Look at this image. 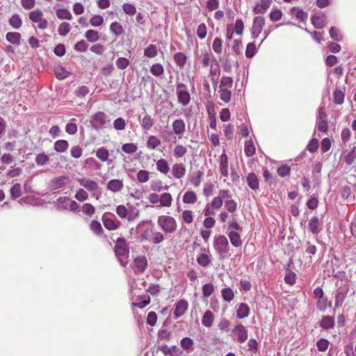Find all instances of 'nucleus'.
Instances as JSON below:
<instances>
[{
    "instance_id": "13d9d810",
    "label": "nucleus",
    "mask_w": 356,
    "mask_h": 356,
    "mask_svg": "<svg viewBox=\"0 0 356 356\" xmlns=\"http://www.w3.org/2000/svg\"><path fill=\"white\" fill-rule=\"evenodd\" d=\"M356 147H354L352 151L349 152L348 154L345 156V162L348 165H351L355 159H356Z\"/></svg>"
},
{
    "instance_id": "3c124183",
    "label": "nucleus",
    "mask_w": 356,
    "mask_h": 356,
    "mask_svg": "<svg viewBox=\"0 0 356 356\" xmlns=\"http://www.w3.org/2000/svg\"><path fill=\"white\" fill-rule=\"evenodd\" d=\"M233 79L230 76H222L220 83V88H232Z\"/></svg>"
},
{
    "instance_id": "cd10ccee",
    "label": "nucleus",
    "mask_w": 356,
    "mask_h": 356,
    "mask_svg": "<svg viewBox=\"0 0 356 356\" xmlns=\"http://www.w3.org/2000/svg\"><path fill=\"white\" fill-rule=\"evenodd\" d=\"M136 266L143 271L147 266V260L145 256H140L134 259Z\"/></svg>"
},
{
    "instance_id": "4c0bfd02",
    "label": "nucleus",
    "mask_w": 356,
    "mask_h": 356,
    "mask_svg": "<svg viewBox=\"0 0 356 356\" xmlns=\"http://www.w3.org/2000/svg\"><path fill=\"white\" fill-rule=\"evenodd\" d=\"M324 18L325 16H313L312 17V22L313 25L316 29H322L324 26Z\"/></svg>"
},
{
    "instance_id": "a878e982",
    "label": "nucleus",
    "mask_w": 356,
    "mask_h": 356,
    "mask_svg": "<svg viewBox=\"0 0 356 356\" xmlns=\"http://www.w3.org/2000/svg\"><path fill=\"white\" fill-rule=\"evenodd\" d=\"M213 313L210 310H207L202 317V323L204 326L210 327L213 324Z\"/></svg>"
},
{
    "instance_id": "864d4df0",
    "label": "nucleus",
    "mask_w": 356,
    "mask_h": 356,
    "mask_svg": "<svg viewBox=\"0 0 356 356\" xmlns=\"http://www.w3.org/2000/svg\"><path fill=\"white\" fill-rule=\"evenodd\" d=\"M115 64L118 69L124 70L129 65V60L126 58L121 57L117 59Z\"/></svg>"
},
{
    "instance_id": "c9c22d12",
    "label": "nucleus",
    "mask_w": 356,
    "mask_h": 356,
    "mask_svg": "<svg viewBox=\"0 0 356 356\" xmlns=\"http://www.w3.org/2000/svg\"><path fill=\"white\" fill-rule=\"evenodd\" d=\"M22 195L21 185L18 183L14 184L10 188L11 198L15 200Z\"/></svg>"
},
{
    "instance_id": "7ed1b4c3",
    "label": "nucleus",
    "mask_w": 356,
    "mask_h": 356,
    "mask_svg": "<svg viewBox=\"0 0 356 356\" xmlns=\"http://www.w3.org/2000/svg\"><path fill=\"white\" fill-rule=\"evenodd\" d=\"M102 222L105 228L108 230H115L121 225V222L116 220L115 215L110 212L103 215Z\"/></svg>"
},
{
    "instance_id": "f3484780",
    "label": "nucleus",
    "mask_w": 356,
    "mask_h": 356,
    "mask_svg": "<svg viewBox=\"0 0 356 356\" xmlns=\"http://www.w3.org/2000/svg\"><path fill=\"white\" fill-rule=\"evenodd\" d=\"M122 187V181L117 179H111L107 184V188L114 193L120 191Z\"/></svg>"
},
{
    "instance_id": "2eb2a0df",
    "label": "nucleus",
    "mask_w": 356,
    "mask_h": 356,
    "mask_svg": "<svg viewBox=\"0 0 356 356\" xmlns=\"http://www.w3.org/2000/svg\"><path fill=\"white\" fill-rule=\"evenodd\" d=\"M66 177L65 176H60L56 178L53 179L49 182V189L51 191H54L58 188L63 187L65 185V180Z\"/></svg>"
},
{
    "instance_id": "69168bd1",
    "label": "nucleus",
    "mask_w": 356,
    "mask_h": 356,
    "mask_svg": "<svg viewBox=\"0 0 356 356\" xmlns=\"http://www.w3.org/2000/svg\"><path fill=\"white\" fill-rule=\"evenodd\" d=\"M88 193L82 188H79L75 195V198L80 202L86 200L88 199Z\"/></svg>"
},
{
    "instance_id": "58836bf2",
    "label": "nucleus",
    "mask_w": 356,
    "mask_h": 356,
    "mask_svg": "<svg viewBox=\"0 0 356 356\" xmlns=\"http://www.w3.org/2000/svg\"><path fill=\"white\" fill-rule=\"evenodd\" d=\"M42 16H43L42 12L39 9L33 10L29 13L30 19L32 22H35V23L41 21Z\"/></svg>"
},
{
    "instance_id": "2f4dec72",
    "label": "nucleus",
    "mask_w": 356,
    "mask_h": 356,
    "mask_svg": "<svg viewBox=\"0 0 356 356\" xmlns=\"http://www.w3.org/2000/svg\"><path fill=\"white\" fill-rule=\"evenodd\" d=\"M156 168L159 171L164 174H167L170 170L167 161L163 159L156 162Z\"/></svg>"
},
{
    "instance_id": "a19ab883",
    "label": "nucleus",
    "mask_w": 356,
    "mask_h": 356,
    "mask_svg": "<svg viewBox=\"0 0 356 356\" xmlns=\"http://www.w3.org/2000/svg\"><path fill=\"white\" fill-rule=\"evenodd\" d=\"M108 151L105 147H101L97 149L96 156L102 161H106L108 159Z\"/></svg>"
},
{
    "instance_id": "bb28decb",
    "label": "nucleus",
    "mask_w": 356,
    "mask_h": 356,
    "mask_svg": "<svg viewBox=\"0 0 356 356\" xmlns=\"http://www.w3.org/2000/svg\"><path fill=\"white\" fill-rule=\"evenodd\" d=\"M153 118L149 115L147 114H146L140 121V125L145 130H149L153 126Z\"/></svg>"
},
{
    "instance_id": "f8f14e48",
    "label": "nucleus",
    "mask_w": 356,
    "mask_h": 356,
    "mask_svg": "<svg viewBox=\"0 0 356 356\" xmlns=\"http://www.w3.org/2000/svg\"><path fill=\"white\" fill-rule=\"evenodd\" d=\"M172 129L177 135H181L186 131V124L181 119H177L172 122Z\"/></svg>"
},
{
    "instance_id": "9b49d317",
    "label": "nucleus",
    "mask_w": 356,
    "mask_h": 356,
    "mask_svg": "<svg viewBox=\"0 0 356 356\" xmlns=\"http://www.w3.org/2000/svg\"><path fill=\"white\" fill-rule=\"evenodd\" d=\"M323 291L320 287L315 289L314 291V297L318 299V302H317L316 306L321 311H323L325 309L324 302L326 301V300L323 299Z\"/></svg>"
},
{
    "instance_id": "c756f323",
    "label": "nucleus",
    "mask_w": 356,
    "mask_h": 356,
    "mask_svg": "<svg viewBox=\"0 0 356 356\" xmlns=\"http://www.w3.org/2000/svg\"><path fill=\"white\" fill-rule=\"evenodd\" d=\"M85 38L90 42H95L99 39V33L97 31L90 29L85 33Z\"/></svg>"
},
{
    "instance_id": "a18cd8bd",
    "label": "nucleus",
    "mask_w": 356,
    "mask_h": 356,
    "mask_svg": "<svg viewBox=\"0 0 356 356\" xmlns=\"http://www.w3.org/2000/svg\"><path fill=\"white\" fill-rule=\"evenodd\" d=\"M161 144V140L154 136H150L147 142V145L151 149H155Z\"/></svg>"
},
{
    "instance_id": "dca6fc26",
    "label": "nucleus",
    "mask_w": 356,
    "mask_h": 356,
    "mask_svg": "<svg viewBox=\"0 0 356 356\" xmlns=\"http://www.w3.org/2000/svg\"><path fill=\"white\" fill-rule=\"evenodd\" d=\"M320 327L324 330H330L334 326V318L332 316H325L320 322Z\"/></svg>"
},
{
    "instance_id": "9d476101",
    "label": "nucleus",
    "mask_w": 356,
    "mask_h": 356,
    "mask_svg": "<svg viewBox=\"0 0 356 356\" xmlns=\"http://www.w3.org/2000/svg\"><path fill=\"white\" fill-rule=\"evenodd\" d=\"M188 309V302L185 300H179L175 307L174 315L176 318L181 316Z\"/></svg>"
},
{
    "instance_id": "774afa93",
    "label": "nucleus",
    "mask_w": 356,
    "mask_h": 356,
    "mask_svg": "<svg viewBox=\"0 0 356 356\" xmlns=\"http://www.w3.org/2000/svg\"><path fill=\"white\" fill-rule=\"evenodd\" d=\"M88 44L83 40L79 41L74 46V49L79 52H84L87 50Z\"/></svg>"
},
{
    "instance_id": "680f3d73",
    "label": "nucleus",
    "mask_w": 356,
    "mask_h": 356,
    "mask_svg": "<svg viewBox=\"0 0 356 356\" xmlns=\"http://www.w3.org/2000/svg\"><path fill=\"white\" fill-rule=\"evenodd\" d=\"M220 99L227 103L230 101L231 99V92L227 90V88H220Z\"/></svg>"
},
{
    "instance_id": "4d7b16f0",
    "label": "nucleus",
    "mask_w": 356,
    "mask_h": 356,
    "mask_svg": "<svg viewBox=\"0 0 356 356\" xmlns=\"http://www.w3.org/2000/svg\"><path fill=\"white\" fill-rule=\"evenodd\" d=\"M138 180L140 183H145L149 180V172L145 170H140L137 175Z\"/></svg>"
},
{
    "instance_id": "5701e85b",
    "label": "nucleus",
    "mask_w": 356,
    "mask_h": 356,
    "mask_svg": "<svg viewBox=\"0 0 356 356\" xmlns=\"http://www.w3.org/2000/svg\"><path fill=\"white\" fill-rule=\"evenodd\" d=\"M92 119L99 123V125L104 126L109 120H107V115L104 113L99 111L92 116Z\"/></svg>"
},
{
    "instance_id": "4468645a",
    "label": "nucleus",
    "mask_w": 356,
    "mask_h": 356,
    "mask_svg": "<svg viewBox=\"0 0 356 356\" xmlns=\"http://www.w3.org/2000/svg\"><path fill=\"white\" fill-rule=\"evenodd\" d=\"M172 173L177 179H180L185 175L186 168L182 163H175L172 166Z\"/></svg>"
},
{
    "instance_id": "6e6d98bb",
    "label": "nucleus",
    "mask_w": 356,
    "mask_h": 356,
    "mask_svg": "<svg viewBox=\"0 0 356 356\" xmlns=\"http://www.w3.org/2000/svg\"><path fill=\"white\" fill-rule=\"evenodd\" d=\"M55 75L58 79H63L66 78L69 72L63 67H59L54 70Z\"/></svg>"
},
{
    "instance_id": "ea45409f",
    "label": "nucleus",
    "mask_w": 356,
    "mask_h": 356,
    "mask_svg": "<svg viewBox=\"0 0 356 356\" xmlns=\"http://www.w3.org/2000/svg\"><path fill=\"white\" fill-rule=\"evenodd\" d=\"M91 230L97 235H101L103 232L102 227L99 222L97 220H92L90 225Z\"/></svg>"
},
{
    "instance_id": "338daca9",
    "label": "nucleus",
    "mask_w": 356,
    "mask_h": 356,
    "mask_svg": "<svg viewBox=\"0 0 356 356\" xmlns=\"http://www.w3.org/2000/svg\"><path fill=\"white\" fill-rule=\"evenodd\" d=\"M318 140L316 138H312L309 141V143L307 147L308 151L312 153L315 152L318 149Z\"/></svg>"
},
{
    "instance_id": "c03bdc74",
    "label": "nucleus",
    "mask_w": 356,
    "mask_h": 356,
    "mask_svg": "<svg viewBox=\"0 0 356 356\" xmlns=\"http://www.w3.org/2000/svg\"><path fill=\"white\" fill-rule=\"evenodd\" d=\"M70 31V25L67 22L61 23L58 29V34L61 36L66 35Z\"/></svg>"
},
{
    "instance_id": "473e14b6",
    "label": "nucleus",
    "mask_w": 356,
    "mask_h": 356,
    "mask_svg": "<svg viewBox=\"0 0 356 356\" xmlns=\"http://www.w3.org/2000/svg\"><path fill=\"white\" fill-rule=\"evenodd\" d=\"M221 293L222 298L227 302L232 301L234 298V293L232 289L229 287L223 289Z\"/></svg>"
},
{
    "instance_id": "f704fd0d",
    "label": "nucleus",
    "mask_w": 356,
    "mask_h": 356,
    "mask_svg": "<svg viewBox=\"0 0 356 356\" xmlns=\"http://www.w3.org/2000/svg\"><path fill=\"white\" fill-rule=\"evenodd\" d=\"M203 175H204V173L201 170H198L197 172H196L193 174V175L191 179V181L195 187H197L200 186V184L202 181V178Z\"/></svg>"
},
{
    "instance_id": "0e129e2a",
    "label": "nucleus",
    "mask_w": 356,
    "mask_h": 356,
    "mask_svg": "<svg viewBox=\"0 0 356 356\" xmlns=\"http://www.w3.org/2000/svg\"><path fill=\"white\" fill-rule=\"evenodd\" d=\"M157 321V315L154 312H150L147 314V323L151 326H154Z\"/></svg>"
},
{
    "instance_id": "f257e3e1",
    "label": "nucleus",
    "mask_w": 356,
    "mask_h": 356,
    "mask_svg": "<svg viewBox=\"0 0 356 356\" xmlns=\"http://www.w3.org/2000/svg\"><path fill=\"white\" fill-rule=\"evenodd\" d=\"M214 248L221 258L231 255L227 238L222 235L216 236L214 238Z\"/></svg>"
},
{
    "instance_id": "20e7f679",
    "label": "nucleus",
    "mask_w": 356,
    "mask_h": 356,
    "mask_svg": "<svg viewBox=\"0 0 356 356\" xmlns=\"http://www.w3.org/2000/svg\"><path fill=\"white\" fill-rule=\"evenodd\" d=\"M177 95L178 101L182 106L188 105L191 101V95L187 91V86L183 83L177 85Z\"/></svg>"
},
{
    "instance_id": "37998d69",
    "label": "nucleus",
    "mask_w": 356,
    "mask_h": 356,
    "mask_svg": "<svg viewBox=\"0 0 356 356\" xmlns=\"http://www.w3.org/2000/svg\"><path fill=\"white\" fill-rule=\"evenodd\" d=\"M333 98L336 104H341L344 101V93L340 90H336L333 93Z\"/></svg>"
},
{
    "instance_id": "052dcab7",
    "label": "nucleus",
    "mask_w": 356,
    "mask_h": 356,
    "mask_svg": "<svg viewBox=\"0 0 356 356\" xmlns=\"http://www.w3.org/2000/svg\"><path fill=\"white\" fill-rule=\"evenodd\" d=\"M82 149L79 145L72 146L70 149V154L74 159H79L82 155Z\"/></svg>"
},
{
    "instance_id": "393cba45",
    "label": "nucleus",
    "mask_w": 356,
    "mask_h": 356,
    "mask_svg": "<svg viewBox=\"0 0 356 356\" xmlns=\"http://www.w3.org/2000/svg\"><path fill=\"white\" fill-rule=\"evenodd\" d=\"M174 60L176 64L181 69L184 67L186 63L187 57L185 54L182 52H178L174 55Z\"/></svg>"
},
{
    "instance_id": "c85d7f7f",
    "label": "nucleus",
    "mask_w": 356,
    "mask_h": 356,
    "mask_svg": "<svg viewBox=\"0 0 356 356\" xmlns=\"http://www.w3.org/2000/svg\"><path fill=\"white\" fill-rule=\"evenodd\" d=\"M110 31L115 36H120V35H122L123 33L124 29L120 23L115 22L111 24Z\"/></svg>"
},
{
    "instance_id": "a211bd4d",
    "label": "nucleus",
    "mask_w": 356,
    "mask_h": 356,
    "mask_svg": "<svg viewBox=\"0 0 356 356\" xmlns=\"http://www.w3.org/2000/svg\"><path fill=\"white\" fill-rule=\"evenodd\" d=\"M250 313V308L245 303H241L238 305L236 310V316L238 318H243L248 316Z\"/></svg>"
},
{
    "instance_id": "412c9836",
    "label": "nucleus",
    "mask_w": 356,
    "mask_h": 356,
    "mask_svg": "<svg viewBox=\"0 0 356 356\" xmlns=\"http://www.w3.org/2000/svg\"><path fill=\"white\" fill-rule=\"evenodd\" d=\"M69 147L68 142L65 140H58L54 143V149L58 153L65 152Z\"/></svg>"
},
{
    "instance_id": "ddd939ff",
    "label": "nucleus",
    "mask_w": 356,
    "mask_h": 356,
    "mask_svg": "<svg viewBox=\"0 0 356 356\" xmlns=\"http://www.w3.org/2000/svg\"><path fill=\"white\" fill-rule=\"evenodd\" d=\"M77 181L79 182L81 186H83L90 191H95L98 188L97 184L93 180L82 178L78 179Z\"/></svg>"
},
{
    "instance_id": "bf43d9fd",
    "label": "nucleus",
    "mask_w": 356,
    "mask_h": 356,
    "mask_svg": "<svg viewBox=\"0 0 356 356\" xmlns=\"http://www.w3.org/2000/svg\"><path fill=\"white\" fill-rule=\"evenodd\" d=\"M329 345V341L325 339H321L316 342V347L319 351H325Z\"/></svg>"
},
{
    "instance_id": "39448f33",
    "label": "nucleus",
    "mask_w": 356,
    "mask_h": 356,
    "mask_svg": "<svg viewBox=\"0 0 356 356\" xmlns=\"http://www.w3.org/2000/svg\"><path fill=\"white\" fill-rule=\"evenodd\" d=\"M114 250L115 255L118 258L122 266H126L128 264V257L129 253V246L127 244L122 246L115 245Z\"/></svg>"
},
{
    "instance_id": "de8ad7c7",
    "label": "nucleus",
    "mask_w": 356,
    "mask_h": 356,
    "mask_svg": "<svg viewBox=\"0 0 356 356\" xmlns=\"http://www.w3.org/2000/svg\"><path fill=\"white\" fill-rule=\"evenodd\" d=\"M144 55L149 57L154 58L157 55V48L154 44L149 45L144 51Z\"/></svg>"
},
{
    "instance_id": "6ab92c4d",
    "label": "nucleus",
    "mask_w": 356,
    "mask_h": 356,
    "mask_svg": "<svg viewBox=\"0 0 356 356\" xmlns=\"http://www.w3.org/2000/svg\"><path fill=\"white\" fill-rule=\"evenodd\" d=\"M248 186L252 190L259 188V179L254 172H250L247 177Z\"/></svg>"
},
{
    "instance_id": "f03ea898",
    "label": "nucleus",
    "mask_w": 356,
    "mask_h": 356,
    "mask_svg": "<svg viewBox=\"0 0 356 356\" xmlns=\"http://www.w3.org/2000/svg\"><path fill=\"white\" fill-rule=\"evenodd\" d=\"M158 224L168 233H172L177 229V222L173 217L169 216H161L158 218Z\"/></svg>"
},
{
    "instance_id": "49530a36",
    "label": "nucleus",
    "mask_w": 356,
    "mask_h": 356,
    "mask_svg": "<svg viewBox=\"0 0 356 356\" xmlns=\"http://www.w3.org/2000/svg\"><path fill=\"white\" fill-rule=\"evenodd\" d=\"M56 15L60 19H71L72 18V14L67 9H58L56 11Z\"/></svg>"
},
{
    "instance_id": "0eeeda50",
    "label": "nucleus",
    "mask_w": 356,
    "mask_h": 356,
    "mask_svg": "<svg viewBox=\"0 0 356 356\" xmlns=\"http://www.w3.org/2000/svg\"><path fill=\"white\" fill-rule=\"evenodd\" d=\"M309 229L314 235H318L322 230V223L319 218L314 216L309 220Z\"/></svg>"
},
{
    "instance_id": "5fc2aeb1",
    "label": "nucleus",
    "mask_w": 356,
    "mask_h": 356,
    "mask_svg": "<svg viewBox=\"0 0 356 356\" xmlns=\"http://www.w3.org/2000/svg\"><path fill=\"white\" fill-rule=\"evenodd\" d=\"M329 33L331 38L334 40L340 41L342 39V35L336 27H331Z\"/></svg>"
},
{
    "instance_id": "72a5a7b5",
    "label": "nucleus",
    "mask_w": 356,
    "mask_h": 356,
    "mask_svg": "<svg viewBox=\"0 0 356 356\" xmlns=\"http://www.w3.org/2000/svg\"><path fill=\"white\" fill-rule=\"evenodd\" d=\"M244 150H245V154L248 156H252L254 154L255 147H254L252 140H249L245 141Z\"/></svg>"
},
{
    "instance_id": "aec40b11",
    "label": "nucleus",
    "mask_w": 356,
    "mask_h": 356,
    "mask_svg": "<svg viewBox=\"0 0 356 356\" xmlns=\"http://www.w3.org/2000/svg\"><path fill=\"white\" fill-rule=\"evenodd\" d=\"M228 236L230 239L232 245L234 247L238 248L242 245V241L238 232L235 231H230L228 233Z\"/></svg>"
},
{
    "instance_id": "423d86ee",
    "label": "nucleus",
    "mask_w": 356,
    "mask_h": 356,
    "mask_svg": "<svg viewBox=\"0 0 356 356\" xmlns=\"http://www.w3.org/2000/svg\"><path fill=\"white\" fill-rule=\"evenodd\" d=\"M349 291V288L347 286H340L337 290L334 300V307H339L342 305L346 295Z\"/></svg>"
},
{
    "instance_id": "b1692460",
    "label": "nucleus",
    "mask_w": 356,
    "mask_h": 356,
    "mask_svg": "<svg viewBox=\"0 0 356 356\" xmlns=\"http://www.w3.org/2000/svg\"><path fill=\"white\" fill-rule=\"evenodd\" d=\"M172 197L170 193H162L160 196L159 202L161 206L169 207L172 204Z\"/></svg>"
},
{
    "instance_id": "e2e57ef3",
    "label": "nucleus",
    "mask_w": 356,
    "mask_h": 356,
    "mask_svg": "<svg viewBox=\"0 0 356 356\" xmlns=\"http://www.w3.org/2000/svg\"><path fill=\"white\" fill-rule=\"evenodd\" d=\"M290 170L291 169L289 166L287 165H282L277 168V172L280 177H284L289 175Z\"/></svg>"
},
{
    "instance_id": "603ef678",
    "label": "nucleus",
    "mask_w": 356,
    "mask_h": 356,
    "mask_svg": "<svg viewBox=\"0 0 356 356\" xmlns=\"http://www.w3.org/2000/svg\"><path fill=\"white\" fill-rule=\"evenodd\" d=\"M193 345V341L189 337H185L181 341V346L186 350H191Z\"/></svg>"
},
{
    "instance_id": "6e6552de",
    "label": "nucleus",
    "mask_w": 356,
    "mask_h": 356,
    "mask_svg": "<svg viewBox=\"0 0 356 356\" xmlns=\"http://www.w3.org/2000/svg\"><path fill=\"white\" fill-rule=\"evenodd\" d=\"M233 332L237 335L239 343H243L248 339V330L242 324L237 325L233 330Z\"/></svg>"
},
{
    "instance_id": "8fccbe9b",
    "label": "nucleus",
    "mask_w": 356,
    "mask_h": 356,
    "mask_svg": "<svg viewBox=\"0 0 356 356\" xmlns=\"http://www.w3.org/2000/svg\"><path fill=\"white\" fill-rule=\"evenodd\" d=\"M137 145L134 143H126L122 146V150L127 154H133L137 151Z\"/></svg>"
},
{
    "instance_id": "09e8293b",
    "label": "nucleus",
    "mask_w": 356,
    "mask_h": 356,
    "mask_svg": "<svg viewBox=\"0 0 356 356\" xmlns=\"http://www.w3.org/2000/svg\"><path fill=\"white\" fill-rule=\"evenodd\" d=\"M163 66L159 63L154 64L150 68L151 73L156 76H159L163 74Z\"/></svg>"
},
{
    "instance_id": "7c9ffc66",
    "label": "nucleus",
    "mask_w": 356,
    "mask_h": 356,
    "mask_svg": "<svg viewBox=\"0 0 356 356\" xmlns=\"http://www.w3.org/2000/svg\"><path fill=\"white\" fill-rule=\"evenodd\" d=\"M197 201L196 194L193 191H187L183 197V202L186 204H194Z\"/></svg>"
},
{
    "instance_id": "1a4fd4ad",
    "label": "nucleus",
    "mask_w": 356,
    "mask_h": 356,
    "mask_svg": "<svg viewBox=\"0 0 356 356\" xmlns=\"http://www.w3.org/2000/svg\"><path fill=\"white\" fill-rule=\"evenodd\" d=\"M265 24V19L263 17H256L253 20L252 33L254 38H257L261 32Z\"/></svg>"
},
{
    "instance_id": "79ce46f5",
    "label": "nucleus",
    "mask_w": 356,
    "mask_h": 356,
    "mask_svg": "<svg viewBox=\"0 0 356 356\" xmlns=\"http://www.w3.org/2000/svg\"><path fill=\"white\" fill-rule=\"evenodd\" d=\"M197 262L199 265L205 267L211 263V259L209 255L206 254H201L197 258Z\"/></svg>"
},
{
    "instance_id": "e433bc0d",
    "label": "nucleus",
    "mask_w": 356,
    "mask_h": 356,
    "mask_svg": "<svg viewBox=\"0 0 356 356\" xmlns=\"http://www.w3.org/2000/svg\"><path fill=\"white\" fill-rule=\"evenodd\" d=\"M9 24L16 29H18L22 24V19L19 15L15 14L9 19Z\"/></svg>"
},
{
    "instance_id": "4be33fe9",
    "label": "nucleus",
    "mask_w": 356,
    "mask_h": 356,
    "mask_svg": "<svg viewBox=\"0 0 356 356\" xmlns=\"http://www.w3.org/2000/svg\"><path fill=\"white\" fill-rule=\"evenodd\" d=\"M6 40L16 45H19L20 44L21 34L17 32H9L6 34Z\"/></svg>"
}]
</instances>
